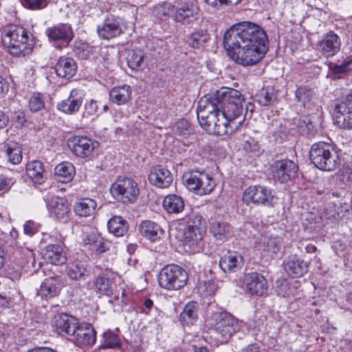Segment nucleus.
I'll use <instances>...</instances> for the list:
<instances>
[{
	"mask_svg": "<svg viewBox=\"0 0 352 352\" xmlns=\"http://www.w3.org/2000/svg\"><path fill=\"white\" fill-rule=\"evenodd\" d=\"M228 55L236 63L252 66L259 63L268 50V37L258 25L242 21L233 25L223 36Z\"/></svg>",
	"mask_w": 352,
	"mask_h": 352,
	"instance_id": "f257e3e1",
	"label": "nucleus"
},
{
	"mask_svg": "<svg viewBox=\"0 0 352 352\" xmlns=\"http://www.w3.org/2000/svg\"><path fill=\"white\" fill-rule=\"evenodd\" d=\"M197 114L200 126L208 134L220 136L236 132L235 126L229 124L228 121L221 116L218 109L204 98L198 103Z\"/></svg>",
	"mask_w": 352,
	"mask_h": 352,
	"instance_id": "f03ea898",
	"label": "nucleus"
},
{
	"mask_svg": "<svg viewBox=\"0 0 352 352\" xmlns=\"http://www.w3.org/2000/svg\"><path fill=\"white\" fill-rule=\"evenodd\" d=\"M2 43L8 53L16 57H24L32 52V44L28 43L27 30L23 27L11 25L6 27L1 36Z\"/></svg>",
	"mask_w": 352,
	"mask_h": 352,
	"instance_id": "7ed1b4c3",
	"label": "nucleus"
},
{
	"mask_svg": "<svg viewBox=\"0 0 352 352\" xmlns=\"http://www.w3.org/2000/svg\"><path fill=\"white\" fill-rule=\"evenodd\" d=\"M186 228L184 232V244L190 253L199 252L201 249L203 235L206 232V221L202 216L192 212L184 219Z\"/></svg>",
	"mask_w": 352,
	"mask_h": 352,
	"instance_id": "20e7f679",
	"label": "nucleus"
},
{
	"mask_svg": "<svg viewBox=\"0 0 352 352\" xmlns=\"http://www.w3.org/2000/svg\"><path fill=\"white\" fill-rule=\"evenodd\" d=\"M309 157L314 166L322 170L331 171L339 165L338 155L330 142L314 143L309 151Z\"/></svg>",
	"mask_w": 352,
	"mask_h": 352,
	"instance_id": "39448f33",
	"label": "nucleus"
},
{
	"mask_svg": "<svg viewBox=\"0 0 352 352\" xmlns=\"http://www.w3.org/2000/svg\"><path fill=\"white\" fill-rule=\"evenodd\" d=\"M211 319L214 331L220 336L222 342H227L241 329V324L239 319L226 311L213 312Z\"/></svg>",
	"mask_w": 352,
	"mask_h": 352,
	"instance_id": "423d86ee",
	"label": "nucleus"
},
{
	"mask_svg": "<svg viewBox=\"0 0 352 352\" xmlns=\"http://www.w3.org/2000/svg\"><path fill=\"white\" fill-rule=\"evenodd\" d=\"M188 278L187 272L179 265H167L158 274V283L160 287L168 291L179 290L186 285Z\"/></svg>",
	"mask_w": 352,
	"mask_h": 352,
	"instance_id": "0eeeda50",
	"label": "nucleus"
},
{
	"mask_svg": "<svg viewBox=\"0 0 352 352\" xmlns=\"http://www.w3.org/2000/svg\"><path fill=\"white\" fill-rule=\"evenodd\" d=\"M183 181L186 188L199 195L210 194L214 188L216 183L213 177L205 171L192 170L183 175Z\"/></svg>",
	"mask_w": 352,
	"mask_h": 352,
	"instance_id": "6e6552de",
	"label": "nucleus"
},
{
	"mask_svg": "<svg viewBox=\"0 0 352 352\" xmlns=\"http://www.w3.org/2000/svg\"><path fill=\"white\" fill-rule=\"evenodd\" d=\"M112 196L124 204L134 203L139 195L138 183L131 177H119L110 188Z\"/></svg>",
	"mask_w": 352,
	"mask_h": 352,
	"instance_id": "1a4fd4ad",
	"label": "nucleus"
},
{
	"mask_svg": "<svg viewBox=\"0 0 352 352\" xmlns=\"http://www.w3.org/2000/svg\"><path fill=\"white\" fill-rule=\"evenodd\" d=\"M275 196L272 190L265 186L254 185L246 188L243 192V200L247 204H254L266 207H272Z\"/></svg>",
	"mask_w": 352,
	"mask_h": 352,
	"instance_id": "9d476101",
	"label": "nucleus"
},
{
	"mask_svg": "<svg viewBox=\"0 0 352 352\" xmlns=\"http://www.w3.org/2000/svg\"><path fill=\"white\" fill-rule=\"evenodd\" d=\"M46 34L50 43L59 49L67 47L74 37L72 28L67 23H58L47 28Z\"/></svg>",
	"mask_w": 352,
	"mask_h": 352,
	"instance_id": "9b49d317",
	"label": "nucleus"
},
{
	"mask_svg": "<svg viewBox=\"0 0 352 352\" xmlns=\"http://www.w3.org/2000/svg\"><path fill=\"white\" fill-rule=\"evenodd\" d=\"M210 104H214V107L220 106L234 105V104L245 102L244 98L241 93L234 89L223 87L217 91L212 95L205 96Z\"/></svg>",
	"mask_w": 352,
	"mask_h": 352,
	"instance_id": "f8f14e48",
	"label": "nucleus"
},
{
	"mask_svg": "<svg viewBox=\"0 0 352 352\" xmlns=\"http://www.w3.org/2000/svg\"><path fill=\"white\" fill-rule=\"evenodd\" d=\"M217 107L221 116L228 121L229 124H232L235 126L236 131H237L244 123L248 113V107L245 102Z\"/></svg>",
	"mask_w": 352,
	"mask_h": 352,
	"instance_id": "ddd939ff",
	"label": "nucleus"
},
{
	"mask_svg": "<svg viewBox=\"0 0 352 352\" xmlns=\"http://www.w3.org/2000/svg\"><path fill=\"white\" fill-rule=\"evenodd\" d=\"M273 178L280 182H287L296 176L298 166L292 160L285 159L277 160L271 166Z\"/></svg>",
	"mask_w": 352,
	"mask_h": 352,
	"instance_id": "4468645a",
	"label": "nucleus"
},
{
	"mask_svg": "<svg viewBox=\"0 0 352 352\" xmlns=\"http://www.w3.org/2000/svg\"><path fill=\"white\" fill-rule=\"evenodd\" d=\"M173 19L182 24H188L197 19L199 9L192 2L179 1L174 6Z\"/></svg>",
	"mask_w": 352,
	"mask_h": 352,
	"instance_id": "2eb2a0df",
	"label": "nucleus"
},
{
	"mask_svg": "<svg viewBox=\"0 0 352 352\" xmlns=\"http://www.w3.org/2000/svg\"><path fill=\"white\" fill-rule=\"evenodd\" d=\"M335 114L338 123L344 129H352V94L342 98L335 105Z\"/></svg>",
	"mask_w": 352,
	"mask_h": 352,
	"instance_id": "dca6fc26",
	"label": "nucleus"
},
{
	"mask_svg": "<svg viewBox=\"0 0 352 352\" xmlns=\"http://www.w3.org/2000/svg\"><path fill=\"white\" fill-rule=\"evenodd\" d=\"M72 337L76 346H93L96 341V331L89 323H79Z\"/></svg>",
	"mask_w": 352,
	"mask_h": 352,
	"instance_id": "f3484780",
	"label": "nucleus"
},
{
	"mask_svg": "<svg viewBox=\"0 0 352 352\" xmlns=\"http://www.w3.org/2000/svg\"><path fill=\"white\" fill-rule=\"evenodd\" d=\"M97 33L102 39L109 40L123 33L120 20L113 16H107L103 22L97 26Z\"/></svg>",
	"mask_w": 352,
	"mask_h": 352,
	"instance_id": "a211bd4d",
	"label": "nucleus"
},
{
	"mask_svg": "<svg viewBox=\"0 0 352 352\" xmlns=\"http://www.w3.org/2000/svg\"><path fill=\"white\" fill-rule=\"evenodd\" d=\"M68 146L76 156L85 158L90 157L95 148L94 142L86 136H74L69 139Z\"/></svg>",
	"mask_w": 352,
	"mask_h": 352,
	"instance_id": "6ab92c4d",
	"label": "nucleus"
},
{
	"mask_svg": "<svg viewBox=\"0 0 352 352\" xmlns=\"http://www.w3.org/2000/svg\"><path fill=\"white\" fill-rule=\"evenodd\" d=\"M243 287L250 294L257 296H262L267 290L266 279L257 272L245 274L243 279Z\"/></svg>",
	"mask_w": 352,
	"mask_h": 352,
	"instance_id": "aec40b11",
	"label": "nucleus"
},
{
	"mask_svg": "<svg viewBox=\"0 0 352 352\" xmlns=\"http://www.w3.org/2000/svg\"><path fill=\"white\" fill-rule=\"evenodd\" d=\"M340 37L333 31L327 32L323 38L318 41V48L325 58L335 56L340 50Z\"/></svg>",
	"mask_w": 352,
	"mask_h": 352,
	"instance_id": "412c9836",
	"label": "nucleus"
},
{
	"mask_svg": "<svg viewBox=\"0 0 352 352\" xmlns=\"http://www.w3.org/2000/svg\"><path fill=\"white\" fill-rule=\"evenodd\" d=\"M65 273L71 280H85L90 275L91 266L87 261L76 258L67 263Z\"/></svg>",
	"mask_w": 352,
	"mask_h": 352,
	"instance_id": "4be33fe9",
	"label": "nucleus"
},
{
	"mask_svg": "<svg viewBox=\"0 0 352 352\" xmlns=\"http://www.w3.org/2000/svg\"><path fill=\"white\" fill-rule=\"evenodd\" d=\"M148 181L157 188H168L173 182V175L166 168L160 165L155 166L151 169Z\"/></svg>",
	"mask_w": 352,
	"mask_h": 352,
	"instance_id": "5701e85b",
	"label": "nucleus"
},
{
	"mask_svg": "<svg viewBox=\"0 0 352 352\" xmlns=\"http://www.w3.org/2000/svg\"><path fill=\"white\" fill-rule=\"evenodd\" d=\"M65 285L60 276L45 278L40 286L38 295L42 298L48 299L56 296Z\"/></svg>",
	"mask_w": 352,
	"mask_h": 352,
	"instance_id": "b1692460",
	"label": "nucleus"
},
{
	"mask_svg": "<svg viewBox=\"0 0 352 352\" xmlns=\"http://www.w3.org/2000/svg\"><path fill=\"white\" fill-rule=\"evenodd\" d=\"M244 264L243 256L237 252H228L219 261V265L225 273H234Z\"/></svg>",
	"mask_w": 352,
	"mask_h": 352,
	"instance_id": "393cba45",
	"label": "nucleus"
},
{
	"mask_svg": "<svg viewBox=\"0 0 352 352\" xmlns=\"http://www.w3.org/2000/svg\"><path fill=\"white\" fill-rule=\"evenodd\" d=\"M47 208L51 217L63 219L69 212L67 200L61 197L54 196L46 201Z\"/></svg>",
	"mask_w": 352,
	"mask_h": 352,
	"instance_id": "a878e982",
	"label": "nucleus"
},
{
	"mask_svg": "<svg viewBox=\"0 0 352 352\" xmlns=\"http://www.w3.org/2000/svg\"><path fill=\"white\" fill-rule=\"evenodd\" d=\"M283 267L288 275L293 278L302 276L308 270V265L296 255L287 256L283 262Z\"/></svg>",
	"mask_w": 352,
	"mask_h": 352,
	"instance_id": "bb28decb",
	"label": "nucleus"
},
{
	"mask_svg": "<svg viewBox=\"0 0 352 352\" xmlns=\"http://www.w3.org/2000/svg\"><path fill=\"white\" fill-rule=\"evenodd\" d=\"M44 259L55 265H61L67 262L66 253L62 245L59 244H49L43 253Z\"/></svg>",
	"mask_w": 352,
	"mask_h": 352,
	"instance_id": "cd10ccee",
	"label": "nucleus"
},
{
	"mask_svg": "<svg viewBox=\"0 0 352 352\" xmlns=\"http://www.w3.org/2000/svg\"><path fill=\"white\" fill-rule=\"evenodd\" d=\"M76 61L69 57H60L55 65V72L60 78L67 80L72 78L77 72Z\"/></svg>",
	"mask_w": 352,
	"mask_h": 352,
	"instance_id": "c85d7f7f",
	"label": "nucleus"
},
{
	"mask_svg": "<svg viewBox=\"0 0 352 352\" xmlns=\"http://www.w3.org/2000/svg\"><path fill=\"white\" fill-rule=\"evenodd\" d=\"M82 102V98L78 90L72 89L69 97L57 104L58 110L67 114H74L77 112Z\"/></svg>",
	"mask_w": 352,
	"mask_h": 352,
	"instance_id": "c756f323",
	"label": "nucleus"
},
{
	"mask_svg": "<svg viewBox=\"0 0 352 352\" xmlns=\"http://www.w3.org/2000/svg\"><path fill=\"white\" fill-rule=\"evenodd\" d=\"M55 327L60 333L72 336L78 325V320L67 314H58L55 317Z\"/></svg>",
	"mask_w": 352,
	"mask_h": 352,
	"instance_id": "7c9ffc66",
	"label": "nucleus"
},
{
	"mask_svg": "<svg viewBox=\"0 0 352 352\" xmlns=\"http://www.w3.org/2000/svg\"><path fill=\"white\" fill-rule=\"evenodd\" d=\"M26 173L32 182L42 184L47 179L43 164L38 160L30 162L26 165Z\"/></svg>",
	"mask_w": 352,
	"mask_h": 352,
	"instance_id": "2f4dec72",
	"label": "nucleus"
},
{
	"mask_svg": "<svg viewBox=\"0 0 352 352\" xmlns=\"http://www.w3.org/2000/svg\"><path fill=\"white\" fill-rule=\"evenodd\" d=\"M140 233L151 241H155L161 238L164 234L161 227L154 221H143L139 226Z\"/></svg>",
	"mask_w": 352,
	"mask_h": 352,
	"instance_id": "473e14b6",
	"label": "nucleus"
},
{
	"mask_svg": "<svg viewBox=\"0 0 352 352\" xmlns=\"http://www.w3.org/2000/svg\"><path fill=\"white\" fill-rule=\"evenodd\" d=\"M199 309V304L195 301L186 303L179 315L180 322L187 326L194 324L198 319Z\"/></svg>",
	"mask_w": 352,
	"mask_h": 352,
	"instance_id": "72a5a7b5",
	"label": "nucleus"
},
{
	"mask_svg": "<svg viewBox=\"0 0 352 352\" xmlns=\"http://www.w3.org/2000/svg\"><path fill=\"white\" fill-rule=\"evenodd\" d=\"M255 100L261 106L273 104L278 98V91L273 86L263 87L255 94Z\"/></svg>",
	"mask_w": 352,
	"mask_h": 352,
	"instance_id": "f704fd0d",
	"label": "nucleus"
},
{
	"mask_svg": "<svg viewBox=\"0 0 352 352\" xmlns=\"http://www.w3.org/2000/svg\"><path fill=\"white\" fill-rule=\"evenodd\" d=\"M131 93L130 86L124 85L112 88L109 91V98L113 103L122 105L130 101Z\"/></svg>",
	"mask_w": 352,
	"mask_h": 352,
	"instance_id": "c9c22d12",
	"label": "nucleus"
},
{
	"mask_svg": "<svg viewBox=\"0 0 352 352\" xmlns=\"http://www.w3.org/2000/svg\"><path fill=\"white\" fill-rule=\"evenodd\" d=\"M108 230L116 236H124L129 230L127 221L121 216L112 217L107 223Z\"/></svg>",
	"mask_w": 352,
	"mask_h": 352,
	"instance_id": "e433bc0d",
	"label": "nucleus"
},
{
	"mask_svg": "<svg viewBox=\"0 0 352 352\" xmlns=\"http://www.w3.org/2000/svg\"><path fill=\"white\" fill-rule=\"evenodd\" d=\"M162 205L164 210L170 214H178L184 208V201L182 197L175 194L166 196Z\"/></svg>",
	"mask_w": 352,
	"mask_h": 352,
	"instance_id": "4c0bfd02",
	"label": "nucleus"
},
{
	"mask_svg": "<svg viewBox=\"0 0 352 352\" xmlns=\"http://www.w3.org/2000/svg\"><path fill=\"white\" fill-rule=\"evenodd\" d=\"M210 230L214 237L223 241H227L232 236V228L225 221H214Z\"/></svg>",
	"mask_w": 352,
	"mask_h": 352,
	"instance_id": "58836bf2",
	"label": "nucleus"
},
{
	"mask_svg": "<svg viewBox=\"0 0 352 352\" xmlns=\"http://www.w3.org/2000/svg\"><path fill=\"white\" fill-rule=\"evenodd\" d=\"M75 175V168L69 162H63L58 164L55 168V176L57 180L61 183L70 182Z\"/></svg>",
	"mask_w": 352,
	"mask_h": 352,
	"instance_id": "ea45409f",
	"label": "nucleus"
},
{
	"mask_svg": "<svg viewBox=\"0 0 352 352\" xmlns=\"http://www.w3.org/2000/svg\"><path fill=\"white\" fill-rule=\"evenodd\" d=\"M96 207L97 204L95 200L84 198L75 204L74 210L76 214L86 217L94 214Z\"/></svg>",
	"mask_w": 352,
	"mask_h": 352,
	"instance_id": "a19ab883",
	"label": "nucleus"
},
{
	"mask_svg": "<svg viewBox=\"0 0 352 352\" xmlns=\"http://www.w3.org/2000/svg\"><path fill=\"white\" fill-rule=\"evenodd\" d=\"M210 36L206 30H196L187 36V43L195 49H201L210 40Z\"/></svg>",
	"mask_w": 352,
	"mask_h": 352,
	"instance_id": "79ce46f5",
	"label": "nucleus"
},
{
	"mask_svg": "<svg viewBox=\"0 0 352 352\" xmlns=\"http://www.w3.org/2000/svg\"><path fill=\"white\" fill-rule=\"evenodd\" d=\"M126 59L129 67L132 70L139 71L142 69L144 56L142 51L134 50H129Z\"/></svg>",
	"mask_w": 352,
	"mask_h": 352,
	"instance_id": "37998d69",
	"label": "nucleus"
},
{
	"mask_svg": "<svg viewBox=\"0 0 352 352\" xmlns=\"http://www.w3.org/2000/svg\"><path fill=\"white\" fill-rule=\"evenodd\" d=\"M298 130L300 134L308 138H314L318 131L317 124L308 117L300 120L298 125Z\"/></svg>",
	"mask_w": 352,
	"mask_h": 352,
	"instance_id": "c03bdc74",
	"label": "nucleus"
},
{
	"mask_svg": "<svg viewBox=\"0 0 352 352\" xmlns=\"http://www.w3.org/2000/svg\"><path fill=\"white\" fill-rule=\"evenodd\" d=\"M3 148L10 162L13 164H18L21 162V150L18 143L15 142H9L5 144Z\"/></svg>",
	"mask_w": 352,
	"mask_h": 352,
	"instance_id": "a18cd8bd",
	"label": "nucleus"
},
{
	"mask_svg": "<svg viewBox=\"0 0 352 352\" xmlns=\"http://www.w3.org/2000/svg\"><path fill=\"white\" fill-rule=\"evenodd\" d=\"M121 345L117 333L109 329L102 334V342L100 348L102 349L118 348Z\"/></svg>",
	"mask_w": 352,
	"mask_h": 352,
	"instance_id": "49530a36",
	"label": "nucleus"
},
{
	"mask_svg": "<svg viewBox=\"0 0 352 352\" xmlns=\"http://www.w3.org/2000/svg\"><path fill=\"white\" fill-rule=\"evenodd\" d=\"M94 287L98 292L109 295L111 293V283L107 277L104 274H99L94 280Z\"/></svg>",
	"mask_w": 352,
	"mask_h": 352,
	"instance_id": "de8ad7c7",
	"label": "nucleus"
},
{
	"mask_svg": "<svg viewBox=\"0 0 352 352\" xmlns=\"http://www.w3.org/2000/svg\"><path fill=\"white\" fill-rule=\"evenodd\" d=\"M314 96V91L312 89L307 88L305 86L298 87L295 91V97L298 102L302 103L304 107H306Z\"/></svg>",
	"mask_w": 352,
	"mask_h": 352,
	"instance_id": "09e8293b",
	"label": "nucleus"
},
{
	"mask_svg": "<svg viewBox=\"0 0 352 352\" xmlns=\"http://www.w3.org/2000/svg\"><path fill=\"white\" fill-rule=\"evenodd\" d=\"M175 6L168 2H163L154 7L155 15L160 19H163L173 13Z\"/></svg>",
	"mask_w": 352,
	"mask_h": 352,
	"instance_id": "8fccbe9b",
	"label": "nucleus"
},
{
	"mask_svg": "<svg viewBox=\"0 0 352 352\" xmlns=\"http://www.w3.org/2000/svg\"><path fill=\"white\" fill-rule=\"evenodd\" d=\"M263 250L272 254H276L281 247L280 239L278 238H267L263 239Z\"/></svg>",
	"mask_w": 352,
	"mask_h": 352,
	"instance_id": "3c124183",
	"label": "nucleus"
},
{
	"mask_svg": "<svg viewBox=\"0 0 352 352\" xmlns=\"http://www.w3.org/2000/svg\"><path fill=\"white\" fill-rule=\"evenodd\" d=\"M29 108L32 112H38L45 109V102L41 94H32L29 99Z\"/></svg>",
	"mask_w": 352,
	"mask_h": 352,
	"instance_id": "603ef678",
	"label": "nucleus"
},
{
	"mask_svg": "<svg viewBox=\"0 0 352 352\" xmlns=\"http://www.w3.org/2000/svg\"><path fill=\"white\" fill-rule=\"evenodd\" d=\"M101 234L95 230L85 232L82 238V242L85 245H90L94 247L97 241L100 239Z\"/></svg>",
	"mask_w": 352,
	"mask_h": 352,
	"instance_id": "864d4df0",
	"label": "nucleus"
},
{
	"mask_svg": "<svg viewBox=\"0 0 352 352\" xmlns=\"http://www.w3.org/2000/svg\"><path fill=\"white\" fill-rule=\"evenodd\" d=\"M175 132L179 135L186 136L190 134L191 131L190 124L186 120L182 119L179 120L176 124Z\"/></svg>",
	"mask_w": 352,
	"mask_h": 352,
	"instance_id": "5fc2aeb1",
	"label": "nucleus"
},
{
	"mask_svg": "<svg viewBox=\"0 0 352 352\" xmlns=\"http://www.w3.org/2000/svg\"><path fill=\"white\" fill-rule=\"evenodd\" d=\"M22 5L30 10H40L46 6L44 0H21Z\"/></svg>",
	"mask_w": 352,
	"mask_h": 352,
	"instance_id": "6e6d98bb",
	"label": "nucleus"
},
{
	"mask_svg": "<svg viewBox=\"0 0 352 352\" xmlns=\"http://www.w3.org/2000/svg\"><path fill=\"white\" fill-rule=\"evenodd\" d=\"M93 249L95 250L97 254H102L109 249V243L101 236L93 247Z\"/></svg>",
	"mask_w": 352,
	"mask_h": 352,
	"instance_id": "4d7b16f0",
	"label": "nucleus"
},
{
	"mask_svg": "<svg viewBox=\"0 0 352 352\" xmlns=\"http://www.w3.org/2000/svg\"><path fill=\"white\" fill-rule=\"evenodd\" d=\"M205 1L210 6L217 8L222 5H236L241 1V0H205Z\"/></svg>",
	"mask_w": 352,
	"mask_h": 352,
	"instance_id": "13d9d810",
	"label": "nucleus"
},
{
	"mask_svg": "<svg viewBox=\"0 0 352 352\" xmlns=\"http://www.w3.org/2000/svg\"><path fill=\"white\" fill-rule=\"evenodd\" d=\"M244 148L248 152L259 153L260 145L257 141L252 138H250L245 141Z\"/></svg>",
	"mask_w": 352,
	"mask_h": 352,
	"instance_id": "bf43d9fd",
	"label": "nucleus"
},
{
	"mask_svg": "<svg viewBox=\"0 0 352 352\" xmlns=\"http://www.w3.org/2000/svg\"><path fill=\"white\" fill-rule=\"evenodd\" d=\"M13 182L12 179L0 175V191H8L10 189Z\"/></svg>",
	"mask_w": 352,
	"mask_h": 352,
	"instance_id": "052dcab7",
	"label": "nucleus"
},
{
	"mask_svg": "<svg viewBox=\"0 0 352 352\" xmlns=\"http://www.w3.org/2000/svg\"><path fill=\"white\" fill-rule=\"evenodd\" d=\"M98 109L97 102L95 100H91L85 104L84 113L88 116L94 115Z\"/></svg>",
	"mask_w": 352,
	"mask_h": 352,
	"instance_id": "680f3d73",
	"label": "nucleus"
},
{
	"mask_svg": "<svg viewBox=\"0 0 352 352\" xmlns=\"http://www.w3.org/2000/svg\"><path fill=\"white\" fill-rule=\"evenodd\" d=\"M351 62H345L341 65H335L333 67H330L332 72L336 74H340L345 73L349 69V66Z\"/></svg>",
	"mask_w": 352,
	"mask_h": 352,
	"instance_id": "e2e57ef3",
	"label": "nucleus"
},
{
	"mask_svg": "<svg viewBox=\"0 0 352 352\" xmlns=\"http://www.w3.org/2000/svg\"><path fill=\"white\" fill-rule=\"evenodd\" d=\"M24 233L32 236L36 232V228L34 222L29 221H27L23 226Z\"/></svg>",
	"mask_w": 352,
	"mask_h": 352,
	"instance_id": "0e129e2a",
	"label": "nucleus"
},
{
	"mask_svg": "<svg viewBox=\"0 0 352 352\" xmlns=\"http://www.w3.org/2000/svg\"><path fill=\"white\" fill-rule=\"evenodd\" d=\"M153 306V302L149 298H146L144 300L142 306L140 307L141 312L146 314H148V311Z\"/></svg>",
	"mask_w": 352,
	"mask_h": 352,
	"instance_id": "69168bd1",
	"label": "nucleus"
},
{
	"mask_svg": "<svg viewBox=\"0 0 352 352\" xmlns=\"http://www.w3.org/2000/svg\"><path fill=\"white\" fill-rule=\"evenodd\" d=\"M9 85L5 78L0 76V95L4 94L8 91Z\"/></svg>",
	"mask_w": 352,
	"mask_h": 352,
	"instance_id": "338daca9",
	"label": "nucleus"
},
{
	"mask_svg": "<svg viewBox=\"0 0 352 352\" xmlns=\"http://www.w3.org/2000/svg\"><path fill=\"white\" fill-rule=\"evenodd\" d=\"M242 352H261L260 347L257 344H251L243 348Z\"/></svg>",
	"mask_w": 352,
	"mask_h": 352,
	"instance_id": "774afa93",
	"label": "nucleus"
}]
</instances>
